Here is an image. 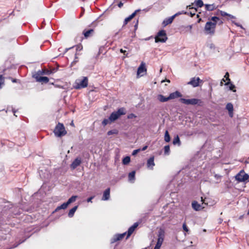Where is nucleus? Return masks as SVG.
<instances>
[{
    "mask_svg": "<svg viewBox=\"0 0 249 249\" xmlns=\"http://www.w3.org/2000/svg\"><path fill=\"white\" fill-rule=\"evenodd\" d=\"M147 146L146 145V146H144L143 147H142V149H141V150L144 151L147 149Z\"/></svg>",
    "mask_w": 249,
    "mask_h": 249,
    "instance_id": "603ef678",
    "label": "nucleus"
},
{
    "mask_svg": "<svg viewBox=\"0 0 249 249\" xmlns=\"http://www.w3.org/2000/svg\"><path fill=\"white\" fill-rule=\"evenodd\" d=\"M189 31H191L192 28V25H189L186 27Z\"/></svg>",
    "mask_w": 249,
    "mask_h": 249,
    "instance_id": "3c124183",
    "label": "nucleus"
},
{
    "mask_svg": "<svg viewBox=\"0 0 249 249\" xmlns=\"http://www.w3.org/2000/svg\"><path fill=\"white\" fill-rule=\"evenodd\" d=\"M24 241H22L20 242H19V243L18 244H15L12 247H10V248H7L6 249H13V248H15L16 247H17L19 244H20L21 243H22Z\"/></svg>",
    "mask_w": 249,
    "mask_h": 249,
    "instance_id": "58836bf2",
    "label": "nucleus"
},
{
    "mask_svg": "<svg viewBox=\"0 0 249 249\" xmlns=\"http://www.w3.org/2000/svg\"><path fill=\"white\" fill-rule=\"evenodd\" d=\"M183 229L184 231L188 232L189 231V229H188L186 224L184 223L182 225Z\"/></svg>",
    "mask_w": 249,
    "mask_h": 249,
    "instance_id": "a19ab883",
    "label": "nucleus"
},
{
    "mask_svg": "<svg viewBox=\"0 0 249 249\" xmlns=\"http://www.w3.org/2000/svg\"><path fill=\"white\" fill-rule=\"evenodd\" d=\"M203 5L202 0H197L195 2V6L197 7H201Z\"/></svg>",
    "mask_w": 249,
    "mask_h": 249,
    "instance_id": "473e14b6",
    "label": "nucleus"
},
{
    "mask_svg": "<svg viewBox=\"0 0 249 249\" xmlns=\"http://www.w3.org/2000/svg\"><path fill=\"white\" fill-rule=\"evenodd\" d=\"M125 110L124 107H121L118 109L117 111L112 112L109 116L110 122L115 121L118 119L121 115L125 114Z\"/></svg>",
    "mask_w": 249,
    "mask_h": 249,
    "instance_id": "20e7f679",
    "label": "nucleus"
},
{
    "mask_svg": "<svg viewBox=\"0 0 249 249\" xmlns=\"http://www.w3.org/2000/svg\"><path fill=\"white\" fill-rule=\"evenodd\" d=\"M226 109L229 111H233V105H232V104H231V103L227 104V105H226Z\"/></svg>",
    "mask_w": 249,
    "mask_h": 249,
    "instance_id": "f704fd0d",
    "label": "nucleus"
},
{
    "mask_svg": "<svg viewBox=\"0 0 249 249\" xmlns=\"http://www.w3.org/2000/svg\"><path fill=\"white\" fill-rule=\"evenodd\" d=\"M94 197V196H92L90 197H89V198H88L87 199V202H92V199Z\"/></svg>",
    "mask_w": 249,
    "mask_h": 249,
    "instance_id": "de8ad7c7",
    "label": "nucleus"
},
{
    "mask_svg": "<svg viewBox=\"0 0 249 249\" xmlns=\"http://www.w3.org/2000/svg\"><path fill=\"white\" fill-rule=\"evenodd\" d=\"M109 197H110V189L107 188L104 191L102 200H107L109 199Z\"/></svg>",
    "mask_w": 249,
    "mask_h": 249,
    "instance_id": "a211bd4d",
    "label": "nucleus"
},
{
    "mask_svg": "<svg viewBox=\"0 0 249 249\" xmlns=\"http://www.w3.org/2000/svg\"><path fill=\"white\" fill-rule=\"evenodd\" d=\"M181 96V94L179 91H176L174 92L170 93L168 96V99L169 100L174 99L178 97H180Z\"/></svg>",
    "mask_w": 249,
    "mask_h": 249,
    "instance_id": "dca6fc26",
    "label": "nucleus"
},
{
    "mask_svg": "<svg viewBox=\"0 0 249 249\" xmlns=\"http://www.w3.org/2000/svg\"><path fill=\"white\" fill-rule=\"evenodd\" d=\"M68 205L67 204L66 202L62 204H61L60 206L57 207V208L55 210V212H57L61 209L65 210L68 207Z\"/></svg>",
    "mask_w": 249,
    "mask_h": 249,
    "instance_id": "4be33fe9",
    "label": "nucleus"
},
{
    "mask_svg": "<svg viewBox=\"0 0 249 249\" xmlns=\"http://www.w3.org/2000/svg\"><path fill=\"white\" fill-rule=\"evenodd\" d=\"M164 154L165 155H169L170 152V147L169 145H166L164 147Z\"/></svg>",
    "mask_w": 249,
    "mask_h": 249,
    "instance_id": "c9c22d12",
    "label": "nucleus"
},
{
    "mask_svg": "<svg viewBox=\"0 0 249 249\" xmlns=\"http://www.w3.org/2000/svg\"><path fill=\"white\" fill-rule=\"evenodd\" d=\"M192 205L193 209L196 211L200 210L201 208H204V207H201L196 201H194Z\"/></svg>",
    "mask_w": 249,
    "mask_h": 249,
    "instance_id": "aec40b11",
    "label": "nucleus"
},
{
    "mask_svg": "<svg viewBox=\"0 0 249 249\" xmlns=\"http://www.w3.org/2000/svg\"><path fill=\"white\" fill-rule=\"evenodd\" d=\"M164 141L167 142L170 141V137L167 130H166L165 132Z\"/></svg>",
    "mask_w": 249,
    "mask_h": 249,
    "instance_id": "c756f323",
    "label": "nucleus"
},
{
    "mask_svg": "<svg viewBox=\"0 0 249 249\" xmlns=\"http://www.w3.org/2000/svg\"><path fill=\"white\" fill-rule=\"evenodd\" d=\"M157 98L161 102H165L169 100L168 97H166L161 94L159 95L157 97Z\"/></svg>",
    "mask_w": 249,
    "mask_h": 249,
    "instance_id": "412c9836",
    "label": "nucleus"
},
{
    "mask_svg": "<svg viewBox=\"0 0 249 249\" xmlns=\"http://www.w3.org/2000/svg\"><path fill=\"white\" fill-rule=\"evenodd\" d=\"M126 232L122 234H117L115 235L111 239L110 243L113 244L118 241L122 240L125 235Z\"/></svg>",
    "mask_w": 249,
    "mask_h": 249,
    "instance_id": "9b49d317",
    "label": "nucleus"
},
{
    "mask_svg": "<svg viewBox=\"0 0 249 249\" xmlns=\"http://www.w3.org/2000/svg\"><path fill=\"white\" fill-rule=\"evenodd\" d=\"M146 72L145 64L143 62H142L138 69L137 75L138 76H143Z\"/></svg>",
    "mask_w": 249,
    "mask_h": 249,
    "instance_id": "1a4fd4ad",
    "label": "nucleus"
},
{
    "mask_svg": "<svg viewBox=\"0 0 249 249\" xmlns=\"http://www.w3.org/2000/svg\"><path fill=\"white\" fill-rule=\"evenodd\" d=\"M34 77L36 79V82H41L42 83H47L49 82V78L46 76L35 75Z\"/></svg>",
    "mask_w": 249,
    "mask_h": 249,
    "instance_id": "f8f14e48",
    "label": "nucleus"
},
{
    "mask_svg": "<svg viewBox=\"0 0 249 249\" xmlns=\"http://www.w3.org/2000/svg\"><path fill=\"white\" fill-rule=\"evenodd\" d=\"M248 215L249 216V211L248 212Z\"/></svg>",
    "mask_w": 249,
    "mask_h": 249,
    "instance_id": "680f3d73",
    "label": "nucleus"
},
{
    "mask_svg": "<svg viewBox=\"0 0 249 249\" xmlns=\"http://www.w3.org/2000/svg\"><path fill=\"white\" fill-rule=\"evenodd\" d=\"M235 24L237 26L240 27L241 28H243L242 26L240 25H239L238 23H235Z\"/></svg>",
    "mask_w": 249,
    "mask_h": 249,
    "instance_id": "5fc2aeb1",
    "label": "nucleus"
},
{
    "mask_svg": "<svg viewBox=\"0 0 249 249\" xmlns=\"http://www.w3.org/2000/svg\"><path fill=\"white\" fill-rule=\"evenodd\" d=\"M180 101L185 105H196L201 103V101L198 99L192 98V99H184L180 98Z\"/></svg>",
    "mask_w": 249,
    "mask_h": 249,
    "instance_id": "0eeeda50",
    "label": "nucleus"
},
{
    "mask_svg": "<svg viewBox=\"0 0 249 249\" xmlns=\"http://www.w3.org/2000/svg\"><path fill=\"white\" fill-rule=\"evenodd\" d=\"M224 78L226 80H228V81H230V79L229 78V74L228 72H227L224 75Z\"/></svg>",
    "mask_w": 249,
    "mask_h": 249,
    "instance_id": "ea45409f",
    "label": "nucleus"
},
{
    "mask_svg": "<svg viewBox=\"0 0 249 249\" xmlns=\"http://www.w3.org/2000/svg\"><path fill=\"white\" fill-rule=\"evenodd\" d=\"M161 71H162V69H160V72H161Z\"/></svg>",
    "mask_w": 249,
    "mask_h": 249,
    "instance_id": "0e129e2a",
    "label": "nucleus"
},
{
    "mask_svg": "<svg viewBox=\"0 0 249 249\" xmlns=\"http://www.w3.org/2000/svg\"><path fill=\"white\" fill-rule=\"evenodd\" d=\"M226 80L225 79L223 78L221 81H222V82H225V81H226Z\"/></svg>",
    "mask_w": 249,
    "mask_h": 249,
    "instance_id": "4d7b16f0",
    "label": "nucleus"
},
{
    "mask_svg": "<svg viewBox=\"0 0 249 249\" xmlns=\"http://www.w3.org/2000/svg\"><path fill=\"white\" fill-rule=\"evenodd\" d=\"M81 163V159L80 158H77L75 159L74 161L72 162L71 165V167L72 169H75L77 166H78Z\"/></svg>",
    "mask_w": 249,
    "mask_h": 249,
    "instance_id": "ddd939ff",
    "label": "nucleus"
},
{
    "mask_svg": "<svg viewBox=\"0 0 249 249\" xmlns=\"http://www.w3.org/2000/svg\"><path fill=\"white\" fill-rule=\"evenodd\" d=\"M223 82L222 81H221V83H220V85L221 86H222L223 85Z\"/></svg>",
    "mask_w": 249,
    "mask_h": 249,
    "instance_id": "bf43d9fd",
    "label": "nucleus"
},
{
    "mask_svg": "<svg viewBox=\"0 0 249 249\" xmlns=\"http://www.w3.org/2000/svg\"><path fill=\"white\" fill-rule=\"evenodd\" d=\"M229 116L231 117H233V111H229Z\"/></svg>",
    "mask_w": 249,
    "mask_h": 249,
    "instance_id": "8fccbe9b",
    "label": "nucleus"
},
{
    "mask_svg": "<svg viewBox=\"0 0 249 249\" xmlns=\"http://www.w3.org/2000/svg\"><path fill=\"white\" fill-rule=\"evenodd\" d=\"M219 20V18L217 17H213L211 18V21H208L206 23L204 29L207 34H214L217 21Z\"/></svg>",
    "mask_w": 249,
    "mask_h": 249,
    "instance_id": "f257e3e1",
    "label": "nucleus"
},
{
    "mask_svg": "<svg viewBox=\"0 0 249 249\" xmlns=\"http://www.w3.org/2000/svg\"><path fill=\"white\" fill-rule=\"evenodd\" d=\"M155 38V42L156 43L159 42L163 43L166 42L167 39V37L166 36L165 31L164 30H161L159 31Z\"/></svg>",
    "mask_w": 249,
    "mask_h": 249,
    "instance_id": "423d86ee",
    "label": "nucleus"
},
{
    "mask_svg": "<svg viewBox=\"0 0 249 249\" xmlns=\"http://www.w3.org/2000/svg\"><path fill=\"white\" fill-rule=\"evenodd\" d=\"M220 13L221 15L222 16H229V17H231V18H234V17L233 16H232L231 15H230V14H228V13H226V12H225L224 11H220Z\"/></svg>",
    "mask_w": 249,
    "mask_h": 249,
    "instance_id": "e433bc0d",
    "label": "nucleus"
},
{
    "mask_svg": "<svg viewBox=\"0 0 249 249\" xmlns=\"http://www.w3.org/2000/svg\"><path fill=\"white\" fill-rule=\"evenodd\" d=\"M158 238L157 244L155 248L160 249L164 240V231L163 230L160 229L158 231Z\"/></svg>",
    "mask_w": 249,
    "mask_h": 249,
    "instance_id": "6e6552de",
    "label": "nucleus"
},
{
    "mask_svg": "<svg viewBox=\"0 0 249 249\" xmlns=\"http://www.w3.org/2000/svg\"><path fill=\"white\" fill-rule=\"evenodd\" d=\"M173 143L174 144H178V145H180V141L178 136L175 137L173 140Z\"/></svg>",
    "mask_w": 249,
    "mask_h": 249,
    "instance_id": "7c9ffc66",
    "label": "nucleus"
},
{
    "mask_svg": "<svg viewBox=\"0 0 249 249\" xmlns=\"http://www.w3.org/2000/svg\"><path fill=\"white\" fill-rule=\"evenodd\" d=\"M208 47L211 50V51L213 53H214L215 51H217V52H219L218 49L216 48V47L215 46V45L213 43H209L208 44Z\"/></svg>",
    "mask_w": 249,
    "mask_h": 249,
    "instance_id": "393cba45",
    "label": "nucleus"
},
{
    "mask_svg": "<svg viewBox=\"0 0 249 249\" xmlns=\"http://www.w3.org/2000/svg\"><path fill=\"white\" fill-rule=\"evenodd\" d=\"M12 111H13V112L14 113V115L15 116H17V115H16V111L14 109H12Z\"/></svg>",
    "mask_w": 249,
    "mask_h": 249,
    "instance_id": "864d4df0",
    "label": "nucleus"
},
{
    "mask_svg": "<svg viewBox=\"0 0 249 249\" xmlns=\"http://www.w3.org/2000/svg\"><path fill=\"white\" fill-rule=\"evenodd\" d=\"M70 49V48H69V49ZM68 50H69V49H66V51H68Z\"/></svg>",
    "mask_w": 249,
    "mask_h": 249,
    "instance_id": "69168bd1",
    "label": "nucleus"
},
{
    "mask_svg": "<svg viewBox=\"0 0 249 249\" xmlns=\"http://www.w3.org/2000/svg\"><path fill=\"white\" fill-rule=\"evenodd\" d=\"M202 81L199 77H193L191 79V80L187 83L188 85H190L193 87H196L199 86V83Z\"/></svg>",
    "mask_w": 249,
    "mask_h": 249,
    "instance_id": "9d476101",
    "label": "nucleus"
},
{
    "mask_svg": "<svg viewBox=\"0 0 249 249\" xmlns=\"http://www.w3.org/2000/svg\"><path fill=\"white\" fill-rule=\"evenodd\" d=\"M205 8L208 11H212L216 8L215 5L213 4H205Z\"/></svg>",
    "mask_w": 249,
    "mask_h": 249,
    "instance_id": "a878e982",
    "label": "nucleus"
},
{
    "mask_svg": "<svg viewBox=\"0 0 249 249\" xmlns=\"http://www.w3.org/2000/svg\"><path fill=\"white\" fill-rule=\"evenodd\" d=\"M54 135L58 137H61L66 134L67 131L62 124L58 123L55 126L54 131Z\"/></svg>",
    "mask_w": 249,
    "mask_h": 249,
    "instance_id": "7ed1b4c3",
    "label": "nucleus"
},
{
    "mask_svg": "<svg viewBox=\"0 0 249 249\" xmlns=\"http://www.w3.org/2000/svg\"><path fill=\"white\" fill-rule=\"evenodd\" d=\"M177 15H178V14H176L172 17H169L168 18L164 19L162 22L163 25L164 26H165L167 25L168 24L171 23L173 22V19H174V18Z\"/></svg>",
    "mask_w": 249,
    "mask_h": 249,
    "instance_id": "2eb2a0df",
    "label": "nucleus"
},
{
    "mask_svg": "<svg viewBox=\"0 0 249 249\" xmlns=\"http://www.w3.org/2000/svg\"><path fill=\"white\" fill-rule=\"evenodd\" d=\"M93 32V30L92 29H90V30H88L87 31H84V35L85 36V37H88Z\"/></svg>",
    "mask_w": 249,
    "mask_h": 249,
    "instance_id": "72a5a7b5",
    "label": "nucleus"
},
{
    "mask_svg": "<svg viewBox=\"0 0 249 249\" xmlns=\"http://www.w3.org/2000/svg\"><path fill=\"white\" fill-rule=\"evenodd\" d=\"M147 167L150 169H153V167L155 166L154 157H151L147 160Z\"/></svg>",
    "mask_w": 249,
    "mask_h": 249,
    "instance_id": "f3484780",
    "label": "nucleus"
},
{
    "mask_svg": "<svg viewBox=\"0 0 249 249\" xmlns=\"http://www.w3.org/2000/svg\"><path fill=\"white\" fill-rule=\"evenodd\" d=\"M130 161V158L129 156H126L123 160V163L124 165L128 164Z\"/></svg>",
    "mask_w": 249,
    "mask_h": 249,
    "instance_id": "2f4dec72",
    "label": "nucleus"
},
{
    "mask_svg": "<svg viewBox=\"0 0 249 249\" xmlns=\"http://www.w3.org/2000/svg\"><path fill=\"white\" fill-rule=\"evenodd\" d=\"M77 208H78V206H75L73 208L71 209L69 211V212L68 213V216L70 217H72L73 216L74 213L75 212V211H76V210L77 209Z\"/></svg>",
    "mask_w": 249,
    "mask_h": 249,
    "instance_id": "5701e85b",
    "label": "nucleus"
},
{
    "mask_svg": "<svg viewBox=\"0 0 249 249\" xmlns=\"http://www.w3.org/2000/svg\"><path fill=\"white\" fill-rule=\"evenodd\" d=\"M120 52L123 53L125 55V57H128V53H126V51L123 50L122 49H120Z\"/></svg>",
    "mask_w": 249,
    "mask_h": 249,
    "instance_id": "79ce46f5",
    "label": "nucleus"
},
{
    "mask_svg": "<svg viewBox=\"0 0 249 249\" xmlns=\"http://www.w3.org/2000/svg\"><path fill=\"white\" fill-rule=\"evenodd\" d=\"M88 85V78L87 77H82L76 80L74 87L75 89H81L86 88Z\"/></svg>",
    "mask_w": 249,
    "mask_h": 249,
    "instance_id": "f03ea898",
    "label": "nucleus"
},
{
    "mask_svg": "<svg viewBox=\"0 0 249 249\" xmlns=\"http://www.w3.org/2000/svg\"><path fill=\"white\" fill-rule=\"evenodd\" d=\"M139 10H136L133 13L130 15L128 17L125 18L124 22V26L130 20H131L136 15L137 12L139 11Z\"/></svg>",
    "mask_w": 249,
    "mask_h": 249,
    "instance_id": "6ab92c4d",
    "label": "nucleus"
},
{
    "mask_svg": "<svg viewBox=\"0 0 249 249\" xmlns=\"http://www.w3.org/2000/svg\"><path fill=\"white\" fill-rule=\"evenodd\" d=\"M189 7H190L189 8L192 10V11L190 12L189 13L191 17H193L196 14V8L191 7V5H189Z\"/></svg>",
    "mask_w": 249,
    "mask_h": 249,
    "instance_id": "c85d7f7f",
    "label": "nucleus"
},
{
    "mask_svg": "<svg viewBox=\"0 0 249 249\" xmlns=\"http://www.w3.org/2000/svg\"><path fill=\"white\" fill-rule=\"evenodd\" d=\"M138 223H135L132 226H131L128 229L126 237L127 238L131 235V234L133 232V231H135L136 228L138 226Z\"/></svg>",
    "mask_w": 249,
    "mask_h": 249,
    "instance_id": "4468645a",
    "label": "nucleus"
},
{
    "mask_svg": "<svg viewBox=\"0 0 249 249\" xmlns=\"http://www.w3.org/2000/svg\"><path fill=\"white\" fill-rule=\"evenodd\" d=\"M136 117V116H135V115L133 113L130 114L127 116V118L128 119H132L133 118H135Z\"/></svg>",
    "mask_w": 249,
    "mask_h": 249,
    "instance_id": "37998d69",
    "label": "nucleus"
},
{
    "mask_svg": "<svg viewBox=\"0 0 249 249\" xmlns=\"http://www.w3.org/2000/svg\"><path fill=\"white\" fill-rule=\"evenodd\" d=\"M13 82H16V79H14L12 80Z\"/></svg>",
    "mask_w": 249,
    "mask_h": 249,
    "instance_id": "13d9d810",
    "label": "nucleus"
},
{
    "mask_svg": "<svg viewBox=\"0 0 249 249\" xmlns=\"http://www.w3.org/2000/svg\"><path fill=\"white\" fill-rule=\"evenodd\" d=\"M123 3L122 2H120L118 4V6L119 7L121 8L123 6Z\"/></svg>",
    "mask_w": 249,
    "mask_h": 249,
    "instance_id": "09e8293b",
    "label": "nucleus"
},
{
    "mask_svg": "<svg viewBox=\"0 0 249 249\" xmlns=\"http://www.w3.org/2000/svg\"><path fill=\"white\" fill-rule=\"evenodd\" d=\"M201 200L202 202H203V203H204V200L203 199L202 197H201Z\"/></svg>",
    "mask_w": 249,
    "mask_h": 249,
    "instance_id": "6e6d98bb",
    "label": "nucleus"
},
{
    "mask_svg": "<svg viewBox=\"0 0 249 249\" xmlns=\"http://www.w3.org/2000/svg\"><path fill=\"white\" fill-rule=\"evenodd\" d=\"M215 178H218L217 175H216L215 176Z\"/></svg>",
    "mask_w": 249,
    "mask_h": 249,
    "instance_id": "052dcab7",
    "label": "nucleus"
},
{
    "mask_svg": "<svg viewBox=\"0 0 249 249\" xmlns=\"http://www.w3.org/2000/svg\"><path fill=\"white\" fill-rule=\"evenodd\" d=\"M110 122L109 118L108 119H104L102 122L103 125H106L107 124Z\"/></svg>",
    "mask_w": 249,
    "mask_h": 249,
    "instance_id": "4c0bfd02",
    "label": "nucleus"
},
{
    "mask_svg": "<svg viewBox=\"0 0 249 249\" xmlns=\"http://www.w3.org/2000/svg\"><path fill=\"white\" fill-rule=\"evenodd\" d=\"M77 197V196H72L71 197H70L68 199V201L66 202L67 204L69 205L72 202H74V201H75Z\"/></svg>",
    "mask_w": 249,
    "mask_h": 249,
    "instance_id": "bb28decb",
    "label": "nucleus"
},
{
    "mask_svg": "<svg viewBox=\"0 0 249 249\" xmlns=\"http://www.w3.org/2000/svg\"><path fill=\"white\" fill-rule=\"evenodd\" d=\"M141 151V149H136V150H135L133 151L132 152V155H136L139 151Z\"/></svg>",
    "mask_w": 249,
    "mask_h": 249,
    "instance_id": "c03bdc74",
    "label": "nucleus"
},
{
    "mask_svg": "<svg viewBox=\"0 0 249 249\" xmlns=\"http://www.w3.org/2000/svg\"><path fill=\"white\" fill-rule=\"evenodd\" d=\"M235 179L238 182H245L249 181V176L244 170H241L235 176Z\"/></svg>",
    "mask_w": 249,
    "mask_h": 249,
    "instance_id": "39448f33",
    "label": "nucleus"
},
{
    "mask_svg": "<svg viewBox=\"0 0 249 249\" xmlns=\"http://www.w3.org/2000/svg\"><path fill=\"white\" fill-rule=\"evenodd\" d=\"M115 133H116V132H115V131H113V130H110V131H108V132H107L108 135H112V134H115Z\"/></svg>",
    "mask_w": 249,
    "mask_h": 249,
    "instance_id": "49530a36",
    "label": "nucleus"
},
{
    "mask_svg": "<svg viewBox=\"0 0 249 249\" xmlns=\"http://www.w3.org/2000/svg\"><path fill=\"white\" fill-rule=\"evenodd\" d=\"M137 26V23L135 25V27H136Z\"/></svg>",
    "mask_w": 249,
    "mask_h": 249,
    "instance_id": "e2e57ef3",
    "label": "nucleus"
},
{
    "mask_svg": "<svg viewBox=\"0 0 249 249\" xmlns=\"http://www.w3.org/2000/svg\"><path fill=\"white\" fill-rule=\"evenodd\" d=\"M135 171H132L130 172L128 175L129 180L131 182H133L135 180Z\"/></svg>",
    "mask_w": 249,
    "mask_h": 249,
    "instance_id": "b1692460",
    "label": "nucleus"
},
{
    "mask_svg": "<svg viewBox=\"0 0 249 249\" xmlns=\"http://www.w3.org/2000/svg\"><path fill=\"white\" fill-rule=\"evenodd\" d=\"M226 86H229V88L230 90H232L233 92H235L236 90L234 89H235V86L231 84L230 81H228L227 83L225 84Z\"/></svg>",
    "mask_w": 249,
    "mask_h": 249,
    "instance_id": "cd10ccee",
    "label": "nucleus"
},
{
    "mask_svg": "<svg viewBox=\"0 0 249 249\" xmlns=\"http://www.w3.org/2000/svg\"><path fill=\"white\" fill-rule=\"evenodd\" d=\"M3 84V79L1 75H0V89L1 88V85Z\"/></svg>",
    "mask_w": 249,
    "mask_h": 249,
    "instance_id": "a18cd8bd",
    "label": "nucleus"
}]
</instances>
